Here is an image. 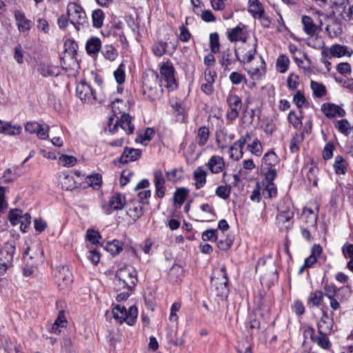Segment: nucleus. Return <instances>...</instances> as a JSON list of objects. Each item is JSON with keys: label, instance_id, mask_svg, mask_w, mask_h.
Wrapping results in <instances>:
<instances>
[{"label": "nucleus", "instance_id": "obj_10", "mask_svg": "<svg viewBox=\"0 0 353 353\" xmlns=\"http://www.w3.org/2000/svg\"><path fill=\"white\" fill-rule=\"evenodd\" d=\"M174 69L169 63H165L160 69V73L167 83L166 86L168 88L174 90L176 88V83L174 76Z\"/></svg>", "mask_w": 353, "mask_h": 353}, {"label": "nucleus", "instance_id": "obj_35", "mask_svg": "<svg viewBox=\"0 0 353 353\" xmlns=\"http://www.w3.org/2000/svg\"><path fill=\"white\" fill-rule=\"evenodd\" d=\"M18 166H14L12 169L8 168L4 171L2 179L5 182L9 183L16 180L20 176V174L17 172Z\"/></svg>", "mask_w": 353, "mask_h": 353}, {"label": "nucleus", "instance_id": "obj_55", "mask_svg": "<svg viewBox=\"0 0 353 353\" xmlns=\"http://www.w3.org/2000/svg\"><path fill=\"white\" fill-rule=\"evenodd\" d=\"M246 328L252 334H253L254 332H257L260 328L259 321L250 316L249 321L246 323Z\"/></svg>", "mask_w": 353, "mask_h": 353}, {"label": "nucleus", "instance_id": "obj_3", "mask_svg": "<svg viewBox=\"0 0 353 353\" xmlns=\"http://www.w3.org/2000/svg\"><path fill=\"white\" fill-rule=\"evenodd\" d=\"M112 313L114 319L119 323L126 322L129 325H133L136 321L138 310L136 306L132 305L126 310L124 306L117 305L112 308Z\"/></svg>", "mask_w": 353, "mask_h": 353}, {"label": "nucleus", "instance_id": "obj_27", "mask_svg": "<svg viewBox=\"0 0 353 353\" xmlns=\"http://www.w3.org/2000/svg\"><path fill=\"white\" fill-rule=\"evenodd\" d=\"M347 162L342 156L338 155L335 157L333 167L336 174H345L347 172Z\"/></svg>", "mask_w": 353, "mask_h": 353}, {"label": "nucleus", "instance_id": "obj_39", "mask_svg": "<svg viewBox=\"0 0 353 353\" xmlns=\"http://www.w3.org/2000/svg\"><path fill=\"white\" fill-rule=\"evenodd\" d=\"M329 334H319L313 341L323 349L328 350L331 347V343L327 337Z\"/></svg>", "mask_w": 353, "mask_h": 353}, {"label": "nucleus", "instance_id": "obj_51", "mask_svg": "<svg viewBox=\"0 0 353 353\" xmlns=\"http://www.w3.org/2000/svg\"><path fill=\"white\" fill-rule=\"evenodd\" d=\"M231 192V186L229 185H219L216 189V194L223 199H226L229 197Z\"/></svg>", "mask_w": 353, "mask_h": 353}, {"label": "nucleus", "instance_id": "obj_19", "mask_svg": "<svg viewBox=\"0 0 353 353\" xmlns=\"http://www.w3.org/2000/svg\"><path fill=\"white\" fill-rule=\"evenodd\" d=\"M8 219L12 225H16L19 223L20 219H25L26 223L30 224L31 216L30 214L26 213L22 214V211L19 209L11 210L9 212Z\"/></svg>", "mask_w": 353, "mask_h": 353}, {"label": "nucleus", "instance_id": "obj_26", "mask_svg": "<svg viewBox=\"0 0 353 353\" xmlns=\"http://www.w3.org/2000/svg\"><path fill=\"white\" fill-rule=\"evenodd\" d=\"M101 47V42L98 37H92L90 38L85 43V50L88 54H94L97 53Z\"/></svg>", "mask_w": 353, "mask_h": 353}, {"label": "nucleus", "instance_id": "obj_49", "mask_svg": "<svg viewBox=\"0 0 353 353\" xmlns=\"http://www.w3.org/2000/svg\"><path fill=\"white\" fill-rule=\"evenodd\" d=\"M347 49L345 46L335 44L330 47V51L333 57H341L346 54Z\"/></svg>", "mask_w": 353, "mask_h": 353}, {"label": "nucleus", "instance_id": "obj_61", "mask_svg": "<svg viewBox=\"0 0 353 353\" xmlns=\"http://www.w3.org/2000/svg\"><path fill=\"white\" fill-rule=\"evenodd\" d=\"M87 239L93 244L99 243V239H101L100 234L94 230H88L86 234Z\"/></svg>", "mask_w": 353, "mask_h": 353}, {"label": "nucleus", "instance_id": "obj_16", "mask_svg": "<svg viewBox=\"0 0 353 353\" xmlns=\"http://www.w3.org/2000/svg\"><path fill=\"white\" fill-rule=\"evenodd\" d=\"M37 71L43 77H57L59 75L61 70L57 66L49 65L46 63H40L37 65Z\"/></svg>", "mask_w": 353, "mask_h": 353}, {"label": "nucleus", "instance_id": "obj_24", "mask_svg": "<svg viewBox=\"0 0 353 353\" xmlns=\"http://www.w3.org/2000/svg\"><path fill=\"white\" fill-rule=\"evenodd\" d=\"M207 172L203 170L202 166H199L193 172V179L195 181V188L199 190L203 188L206 183Z\"/></svg>", "mask_w": 353, "mask_h": 353}, {"label": "nucleus", "instance_id": "obj_48", "mask_svg": "<svg viewBox=\"0 0 353 353\" xmlns=\"http://www.w3.org/2000/svg\"><path fill=\"white\" fill-rule=\"evenodd\" d=\"M263 194L265 197L270 199L274 198L277 194V188L274 183H266L265 187L263 190Z\"/></svg>", "mask_w": 353, "mask_h": 353}, {"label": "nucleus", "instance_id": "obj_44", "mask_svg": "<svg viewBox=\"0 0 353 353\" xmlns=\"http://www.w3.org/2000/svg\"><path fill=\"white\" fill-rule=\"evenodd\" d=\"M228 136V131L224 128L216 133V142L219 148L223 149L227 146Z\"/></svg>", "mask_w": 353, "mask_h": 353}, {"label": "nucleus", "instance_id": "obj_33", "mask_svg": "<svg viewBox=\"0 0 353 353\" xmlns=\"http://www.w3.org/2000/svg\"><path fill=\"white\" fill-rule=\"evenodd\" d=\"M123 248V243L119 240H113L108 242L105 246V249L110 252L112 255L118 254Z\"/></svg>", "mask_w": 353, "mask_h": 353}, {"label": "nucleus", "instance_id": "obj_1", "mask_svg": "<svg viewBox=\"0 0 353 353\" xmlns=\"http://www.w3.org/2000/svg\"><path fill=\"white\" fill-rule=\"evenodd\" d=\"M137 281L136 270L131 266L124 265L117 271L114 279L115 290L117 291L132 290Z\"/></svg>", "mask_w": 353, "mask_h": 353}, {"label": "nucleus", "instance_id": "obj_59", "mask_svg": "<svg viewBox=\"0 0 353 353\" xmlns=\"http://www.w3.org/2000/svg\"><path fill=\"white\" fill-rule=\"evenodd\" d=\"M217 247L221 250H228L232 243H233V240L230 238H225V239H220V240H218L217 239Z\"/></svg>", "mask_w": 353, "mask_h": 353}, {"label": "nucleus", "instance_id": "obj_43", "mask_svg": "<svg viewBox=\"0 0 353 353\" xmlns=\"http://www.w3.org/2000/svg\"><path fill=\"white\" fill-rule=\"evenodd\" d=\"M114 77L119 85H121L125 82V64L121 63L117 69L114 72Z\"/></svg>", "mask_w": 353, "mask_h": 353}, {"label": "nucleus", "instance_id": "obj_5", "mask_svg": "<svg viewBox=\"0 0 353 353\" xmlns=\"http://www.w3.org/2000/svg\"><path fill=\"white\" fill-rule=\"evenodd\" d=\"M226 102L228 105V110L225 114L226 119L230 121H234L239 117L241 110V99L236 94H229L227 97Z\"/></svg>", "mask_w": 353, "mask_h": 353}, {"label": "nucleus", "instance_id": "obj_8", "mask_svg": "<svg viewBox=\"0 0 353 353\" xmlns=\"http://www.w3.org/2000/svg\"><path fill=\"white\" fill-rule=\"evenodd\" d=\"M256 272H259L263 279L265 277L276 278L277 274L275 264L271 261H259L256 266Z\"/></svg>", "mask_w": 353, "mask_h": 353}, {"label": "nucleus", "instance_id": "obj_22", "mask_svg": "<svg viewBox=\"0 0 353 353\" xmlns=\"http://www.w3.org/2000/svg\"><path fill=\"white\" fill-rule=\"evenodd\" d=\"M59 183L61 188L65 190H72L77 188L76 181L72 174L62 173L59 175Z\"/></svg>", "mask_w": 353, "mask_h": 353}, {"label": "nucleus", "instance_id": "obj_41", "mask_svg": "<svg viewBox=\"0 0 353 353\" xmlns=\"http://www.w3.org/2000/svg\"><path fill=\"white\" fill-rule=\"evenodd\" d=\"M85 181L89 186L99 189L102 184V176L100 174H92L86 177Z\"/></svg>", "mask_w": 353, "mask_h": 353}, {"label": "nucleus", "instance_id": "obj_38", "mask_svg": "<svg viewBox=\"0 0 353 353\" xmlns=\"http://www.w3.org/2000/svg\"><path fill=\"white\" fill-rule=\"evenodd\" d=\"M209 129L205 126L200 127L198 130L197 139L199 146H204L209 139Z\"/></svg>", "mask_w": 353, "mask_h": 353}, {"label": "nucleus", "instance_id": "obj_20", "mask_svg": "<svg viewBox=\"0 0 353 353\" xmlns=\"http://www.w3.org/2000/svg\"><path fill=\"white\" fill-rule=\"evenodd\" d=\"M14 252L15 245L13 241L5 243L0 250V261H6L12 264Z\"/></svg>", "mask_w": 353, "mask_h": 353}, {"label": "nucleus", "instance_id": "obj_40", "mask_svg": "<svg viewBox=\"0 0 353 353\" xmlns=\"http://www.w3.org/2000/svg\"><path fill=\"white\" fill-rule=\"evenodd\" d=\"M311 88L314 96L317 98L323 97L327 92L326 88L323 84L314 81H311Z\"/></svg>", "mask_w": 353, "mask_h": 353}, {"label": "nucleus", "instance_id": "obj_45", "mask_svg": "<svg viewBox=\"0 0 353 353\" xmlns=\"http://www.w3.org/2000/svg\"><path fill=\"white\" fill-rule=\"evenodd\" d=\"M128 213L134 221H137L143 214L142 204L139 203L134 205L132 208H129Z\"/></svg>", "mask_w": 353, "mask_h": 353}, {"label": "nucleus", "instance_id": "obj_62", "mask_svg": "<svg viewBox=\"0 0 353 353\" xmlns=\"http://www.w3.org/2000/svg\"><path fill=\"white\" fill-rule=\"evenodd\" d=\"M229 78L231 82L234 85L240 84L243 81V80H245L246 81L245 76L237 72H232L230 74Z\"/></svg>", "mask_w": 353, "mask_h": 353}, {"label": "nucleus", "instance_id": "obj_4", "mask_svg": "<svg viewBox=\"0 0 353 353\" xmlns=\"http://www.w3.org/2000/svg\"><path fill=\"white\" fill-rule=\"evenodd\" d=\"M76 94L85 103H93L95 101L99 103L104 101V97L101 96L98 97L92 88L84 81H81L77 85Z\"/></svg>", "mask_w": 353, "mask_h": 353}, {"label": "nucleus", "instance_id": "obj_6", "mask_svg": "<svg viewBox=\"0 0 353 353\" xmlns=\"http://www.w3.org/2000/svg\"><path fill=\"white\" fill-rule=\"evenodd\" d=\"M240 60L236 49L227 48L220 52L219 62L225 70H229V67Z\"/></svg>", "mask_w": 353, "mask_h": 353}, {"label": "nucleus", "instance_id": "obj_57", "mask_svg": "<svg viewBox=\"0 0 353 353\" xmlns=\"http://www.w3.org/2000/svg\"><path fill=\"white\" fill-rule=\"evenodd\" d=\"M217 230H207L202 233V239L205 241H217Z\"/></svg>", "mask_w": 353, "mask_h": 353}, {"label": "nucleus", "instance_id": "obj_32", "mask_svg": "<svg viewBox=\"0 0 353 353\" xmlns=\"http://www.w3.org/2000/svg\"><path fill=\"white\" fill-rule=\"evenodd\" d=\"M101 53L103 55L104 58L110 61H114L118 56L117 50L112 45L105 46L102 48Z\"/></svg>", "mask_w": 353, "mask_h": 353}, {"label": "nucleus", "instance_id": "obj_47", "mask_svg": "<svg viewBox=\"0 0 353 353\" xmlns=\"http://www.w3.org/2000/svg\"><path fill=\"white\" fill-rule=\"evenodd\" d=\"M247 148L250 152L256 157H260L262 154V145L257 139H255L251 144L248 145Z\"/></svg>", "mask_w": 353, "mask_h": 353}, {"label": "nucleus", "instance_id": "obj_60", "mask_svg": "<svg viewBox=\"0 0 353 353\" xmlns=\"http://www.w3.org/2000/svg\"><path fill=\"white\" fill-rule=\"evenodd\" d=\"M293 101L299 108H302L305 102L304 94L300 90H298L294 95Z\"/></svg>", "mask_w": 353, "mask_h": 353}, {"label": "nucleus", "instance_id": "obj_36", "mask_svg": "<svg viewBox=\"0 0 353 353\" xmlns=\"http://www.w3.org/2000/svg\"><path fill=\"white\" fill-rule=\"evenodd\" d=\"M242 33H243L242 28H241L239 26H236L228 32V39L231 42L241 41L243 43H245L246 41V39L241 38Z\"/></svg>", "mask_w": 353, "mask_h": 353}, {"label": "nucleus", "instance_id": "obj_53", "mask_svg": "<svg viewBox=\"0 0 353 353\" xmlns=\"http://www.w3.org/2000/svg\"><path fill=\"white\" fill-rule=\"evenodd\" d=\"M228 153L230 157L236 161H238L239 159H241L243 155V150L239 149L237 145H234V143L232 146H230Z\"/></svg>", "mask_w": 353, "mask_h": 353}, {"label": "nucleus", "instance_id": "obj_29", "mask_svg": "<svg viewBox=\"0 0 353 353\" xmlns=\"http://www.w3.org/2000/svg\"><path fill=\"white\" fill-rule=\"evenodd\" d=\"M278 163L279 158L274 152L269 151L263 157L264 168H274Z\"/></svg>", "mask_w": 353, "mask_h": 353}, {"label": "nucleus", "instance_id": "obj_9", "mask_svg": "<svg viewBox=\"0 0 353 353\" xmlns=\"http://www.w3.org/2000/svg\"><path fill=\"white\" fill-rule=\"evenodd\" d=\"M56 282L59 288L64 289L72 282V275L68 268L59 266L55 273Z\"/></svg>", "mask_w": 353, "mask_h": 353}, {"label": "nucleus", "instance_id": "obj_12", "mask_svg": "<svg viewBox=\"0 0 353 353\" xmlns=\"http://www.w3.org/2000/svg\"><path fill=\"white\" fill-rule=\"evenodd\" d=\"M321 110L327 118H334L336 116L343 117L345 110L339 105L332 103H325L321 105Z\"/></svg>", "mask_w": 353, "mask_h": 353}, {"label": "nucleus", "instance_id": "obj_7", "mask_svg": "<svg viewBox=\"0 0 353 353\" xmlns=\"http://www.w3.org/2000/svg\"><path fill=\"white\" fill-rule=\"evenodd\" d=\"M125 204V196L122 194L117 192L110 197L108 204L103 205V210L105 214H110L114 210H122Z\"/></svg>", "mask_w": 353, "mask_h": 353}, {"label": "nucleus", "instance_id": "obj_42", "mask_svg": "<svg viewBox=\"0 0 353 353\" xmlns=\"http://www.w3.org/2000/svg\"><path fill=\"white\" fill-rule=\"evenodd\" d=\"M66 325L67 321L65 319L64 312L63 311H60L57 320L52 325V329L55 333H58L61 332L59 327H64Z\"/></svg>", "mask_w": 353, "mask_h": 353}, {"label": "nucleus", "instance_id": "obj_14", "mask_svg": "<svg viewBox=\"0 0 353 353\" xmlns=\"http://www.w3.org/2000/svg\"><path fill=\"white\" fill-rule=\"evenodd\" d=\"M257 41L255 39L254 42L252 45L245 44L239 48V50L243 53L242 59L240 58L239 61L241 63L251 62L256 53Z\"/></svg>", "mask_w": 353, "mask_h": 353}, {"label": "nucleus", "instance_id": "obj_17", "mask_svg": "<svg viewBox=\"0 0 353 353\" xmlns=\"http://www.w3.org/2000/svg\"><path fill=\"white\" fill-rule=\"evenodd\" d=\"M207 166L212 173L219 174L223 170L225 167L223 158L218 155H214L209 159Z\"/></svg>", "mask_w": 353, "mask_h": 353}, {"label": "nucleus", "instance_id": "obj_2", "mask_svg": "<svg viewBox=\"0 0 353 353\" xmlns=\"http://www.w3.org/2000/svg\"><path fill=\"white\" fill-rule=\"evenodd\" d=\"M67 14L70 17V23L77 30H80V26H88V21L83 8L75 2H70L67 7Z\"/></svg>", "mask_w": 353, "mask_h": 353}, {"label": "nucleus", "instance_id": "obj_64", "mask_svg": "<svg viewBox=\"0 0 353 353\" xmlns=\"http://www.w3.org/2000/svg\"><path fill=\"white\" fill-rule=\"evenodd\" d=\"M342 252L345 258L353 259V244L345 243L342 248Z\"/></svg>", "mask_w": 353, "mask_h": 353}, {"label": "nucleus", "instance_id": "obj_50", "mask_svg": "<svg viewBox=\"0 0 353 353\" xmlns=\"http://www.w3.org/2000/svg\"><path fill=\"white\" fill-rule=\"evenodd\" d=\"M335 127L339 131L345 135H348L350 133V125L346 119L337 121L335 123Z\"/></svg>", "mask_w": 353, "mask_h": 353}, {"label": "nucleus", "instance_id": "obj_37", "mask_svg": "<svg viewBox=\"0 0 353 353\" xmlns=\"http://www.w3.org/2000/svg\"><path fill=\"white\" fill-rule=\"evenodd\" d=\"M323 294L321 290H316L314 292L310 293L307 303L309 305L312 306L319 307L321 305L323 301Z\"/></svg>", "mask_w": 353, "mask_h": 353}, {"label": "nucleus", "instance_id": "obj_23", "mask_svg": "<svg viewBox=\"0 0 353 353\" xmlns=\"http://www.w3.org/2000/svg\"><path fill=\"white\" fill-rule=\"evenodd\" d=\"M301 21L303 25V30L307 35L313 37L317 33L318 27L310 16H303Z\"/></svg>", "mask_w": 353, "mask_h": 353}, {"label": "nucleus", "instance_id": "obj_21", "mask_svg": "<svg viewBox=\"0 0 353 353\" xmlns=\"http://www.w3.org/2000/svg\"><path fill=\"white\" fill-rule=\"evenodd\" d=\"M278 211L277 219L283 223L289 221L294 216L293 210L290 205H285L284 202L279 204Z\"/></svg>", "mask_w": 353, "mask_h": 353}, {"label": "nucleus", "instance_id": "obj_56", "mask_svg": "<svg viewBox=\"0 0 353 353\" xmlns=\"http://www.w3.org/2000/svg\"><path fill=\"white\" fill-rule=\"evenodd\" d=\"M166 47V43L159 42L152 46V51L156 56L161 57L165 53Z\"/></svg>", "mask_w": 353, "mask_h": 353}, {"label": "nucleus", "instance_id": "obj_30", "mask_svg": "<svg viewBox=\"0 0 353 353\" xmlns=\"http://www.w3.org/2000/svg\"><path fill=\"white\" fill-rule=\"evenodd\" d=\"M249 4L248 10L255 19L264 13V10L259 0H249Z\"/></svg>", "mask_w": 353, "mask_h": 353}, {"label": "nucleus", "instance_id": "obj_13", "mask_svg": "<svg viewBox=\"0 0 353 353\" xmlns=\"http://www.w3.org/2000/svg\"><path fill=\"white\" fill-rule=\"evenodd\" d=\"M14 17L20 32H28L31 29L32 21L26 17L23 12L17 10L14 12Z\"/></svg>", "mask_w": 353, "mask_h": 353}, {"label": "nucleus", "instance_id": "obj_25", "mask_svg": "<svg viewBox=\"0 0 353 353\" xmlns=\"http://www.w3.org/2000/svg\"><path fill=\"white\" fill-rule=\"evenodd\" d=\"M132 117H130L128 114L123 113L120 119H119V123L120 127L128 134H132L134 130V125L132 123Z\"/></svg>", "mask_w": 353, "mask_h": 353}, {"label": "nucleus", "instance_id": "obj_18", "mask_svg": "<svg viewBox=\"0 0 353 353\" xmlns=\"http://www.w3.org/2000/svg\"><path fill=\"white\" fill-rule=\"evenodd\" d=\"M317 327L319 334H330L333 327V319L323 311L322 317L319 321Z\"/></svg>", "mask_w": 353, "mask_h": 353}, {"label": "nucleus", "instance_id": "obj_15", "mask_svg": "<svg viewBox=\"0 0 353 353\" xmlns=\"http://www.w3.org/2000/svg\"><path fill=\"white\" fill-rule=\"evenodd\" d=\"M141 156V151L140 150L125 147L119 161L121 163L125 164L138 160Z\"/></svg>", "mask_w": 353, "mask_h": 353}, {"label": "nucleus", "instance_id": "obj_52", "mask_svg": "<svg viewBox=\"0 0 353 353\" xmlns=\"http://www.w3.org/2000/svg\"><path fill=\"white\" fill-rule=\"evenodd\" d=\"M334 150V143L332 141L327 142L323 150V159L325 161L329 160L332 158L333 157V152Z\"/></svg>", "mask_w": 353, "mask_h": 353}, {"label": "nucleus", "instance_id": "obj_63", "mask_svg": "<svg viewBox=\"0 0 353 353\" xmlns=\"http://www.w3.org/2000/svg\"><path fill=\"white\" fill-rule=\"evenodd\" d=\"M40 124L36 121H28L25 125V130L29 134L37 133V131L39 130Z\"/></svg>", "mask_w": 353, "mask_h": 353}, {"label": "nucleus", "instance_id": "obj_28", "mask_svg": "<svg viewBox=\"0 0 353 353\" xmlns=\"http://www.w3.org/2000/svg\"><path fill=\"white\" fill-rule=\"evenodd\" d=\"M22 128L20 125H12L10 123H3L0 121V133L8 135H17L21 133Z\"/></svg>", "mask_w": 353, "mask_h": 353}, {"label": "nucleus", "instance_id": "obj_54", "mask_svg": "<svg viewBox=\"0 0 353 353\" xmlns=\"http://www.w3.org/2000/svg\"><path fill=\"white\" fill-rule=\"evenodd\" d=\"M59 162L63 165V166H68L71 167L75 165L77 163V159L73 156H69L66 154H62L60 156Z\"/></svg>", "mask_w": 353, "mask_h": 353}, {"label": "nucleus", "instance_id": "obj_34", "mask_svg": "<svg viewBox=\"0 0 353 353\" xmlns=\"http://www.w3.org/2000/svg\"><path fill=\"white\" fill-rule=\"evenodd\" d=\"M188 190L185 188H179L176 190L174 193V201L179 204V207L184 203L188 194Z\"/></svg>", "mask_w": 353, "mask_h": 353}, {"label": "nucleus", "instance_id": "obj_31", "mask_svg": "<svg viewBox=\"0 0 353 353\" xmlns=\"http://www.w3.org/2000/svg\"><path fill=\"white\" fill-rule=\"evenodd\" d=\"M105 19V14L101 9H97L92 13V26L96 28H100Z\"/></svg>", "mask_w": 353, "mask_h": 353}, {"label": "nucleus", "instance_id": "obj_58", "mask_svg": "<svg viewBox=\"0 0 353 353\" xmlns=\"http://www.w3.org/2000/svg\"><path fill=\"white\" fill-rule=\"evenodd\" d=\"M210 48L212 52L216 53L219 50V35L217 33H212L210 36Z\"/></svg>", "mask_w": 353, "mask_h": 353}, {"label": "nucleus", "instance_id": "obj_46", "mask_svg": "<svg viewBox=\"0 0 353 353\" xmlns=\"http://www.w3.org/2000/svg\"><path fill=\"white\" fill-rule=\"evenodd\" d=\"M290 60L288 57L285 54L280 55L276 61V66L279 70L281 73H284L288 68Z\"/></svg>", "mask_w": 353, "mask_h": 353}, {"label": "nucleus", "instance_id": "obj_11", "mask_svg": "<svg viewBox=\"0 0 353 353\" xmlns=\"http://www.w3.org/2000/svg\"><path fill=\"white\" fill-rule=\"evenodd\" d=\"M221 277H216L215 276H212L211 278V282L212 286L215 287L216 290L220 289L221 294H225L228 292V277L226 273V268L224 265H223L221 269Z\"/></svg>", "mask_w": 353, "mask_h": 353}]
</instances>
